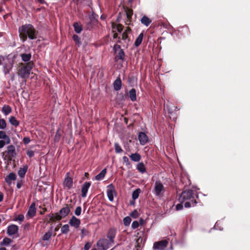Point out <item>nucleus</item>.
Wrapping results in <instances>:
<instances>
[{
    "label": "nucleus",
    "mask_w": 250,
    "mask_h": 250,
    "mask_svg": "<svg viewBox=\"0 0 250 250\" xmlns=\"http://www.w3.org/2000/svg\"><path fill=\"white\" fill-rule=\"evenodd\" d=\"M179 201L184 203L186 208L194 207L200 201L197 192L191 189L183 191L180 196Z\"/></svg>",
    "instance_id": "nucleus-1"
},
{
    "label": "nucleus",
    "mask_w": 250,
    "mask_h": 250,
    "mask_svg": "<svg viewBox=\"0 0 250 250\" xmlns=\"http://www.w3.org/2000/svg\"><path fill=\"white\" fill-rule=\"evenodd\" d=\"M18 31L20 39L23 42L26 41L28 38L32 40L36 39L39 33L34 26L29 23L20 26Z\"/></svg>",
    "instance_id": "nucleus-2"
},
{
    "label": "nucleus",
    "mask_w": 250,
    "mask_h": 250,
    "mask_svg": "<svg viewBox=\"0 0 250 250\" xmlns=\"http://www.w3.org/2000/svg\"><path fill=\"white\" fill-rule=\"evenodd\" d=\"M72 205L70 204H65V207L61 208L59 212L55 213H50L48 214L50 222H54L56 221H60L62 218L67 216L72 208Z\"/></svg>",
    "instance_id": "nucleus-3"
},
{
    "label": "nucleus",
    "mask_w": 250,
    "mask_h": 250,
    "mask_svg": "<svg viewBox=\"0 0 250 250\" xmlns=\"http://www.w3.org/2000/svg\"><path fill=\"white\" fill-rule=\"evenodd\" d=\"M34 65V63L33 62H29L24 63H21L18 70V75L22 79H26L29 77Z\"/></svg>",
    "instance_id": "nucleus-4"
},
{
    "label": "nucleus",
    "mask_w": 250,
    "mask_h": 250,
    "mask_svg": "<svg viewBox=\"0 0 250 250\" xmlns=\"http://www.w3.org/2000/svg\"><path fill=\"white\" fill-rule=\"evenodd\" d=\"M6 154L5 159L6 158L8 161H12L13 158L16 157L17 153L15 146L9 145L7 147V149L3 152V154Z\"/></svg>",
    "instance_id": "nucleus-5"
},
{
    "label": "nucleus",
    "mask_w": 250,
    "mask_h": 250,
    "mask_svg": "<svg viewBox=\"0 0 250 250\" xmlns=\"http://www.w3.org/2000/svg\"><path fill=\"white\" fill-rule=\"evenodd\" d=\"M139 230V232H138L135 236L137 238L136 240V243L137 247H141V245L143 243L144 244L145 241L146 239L147 236L145 232V229H143V230H141V228H140Z\"/></svg>",
    "instance_id": "nucleus-6"
},
{
    "label": "nucleus",
    "mask_w": 250,
    "mask_h": 250,
    "mask_svg": "<svg viewBox=\"0 0 250 250\" xmlns=\"http://www.w3.org/2000/svg\"><path fill=\"white\" fill-rule=\"evenodd\" d=\"M110 240L106 238L100 239L97 242V246L102 250H106L113 244Z\"/></svg>",
    "instance_id": "nucleus-7"
},
{
    "label": "nucleus",
    "mask_w": 250,
    "mask_h": 250,
    "mask_svg": "<svg viewBox=\"0 0 250 250\" xmlns=\"http://www.w3.org/2000/svg\"><path fill=\"white\" fill-rule=\"evenodd\" d=\"M165 188L163 184L160 181H157L155 183L154 188L153 192L155 195L157 196H161L162 193L164 191Z\"/></svg>",
    "instance_id": "nucleus-8"
},
{
    "label": "nucleus",
    "mask_w": 250,
    "mask_h": 250,
    "mask_svg": "<svg viewBox=\"0 0 250 250\" xmlns=\"http://www.w3.org/2000/svg\"><path fill=\"white\" fill-rule=\"evenodd\" d=\"M96 17L97 15L94 12H93V13L89 16V21L86 23L87 28L88 29L90 30L94 25L98 24V21L96 18Z\"/></svg>",
    "instance_id": "nucleus-9"
},
{
    "label": "nucleus",
    "mask_w": 250,
    "mask_h": 250,
    "mask_svg": "<svg viewBox=\"0 0 250 250\" xmlns=\"http://www.w3.org/2000/svg\"><path fill=\"white\" fill-rule=\"evenodd\" d=\"M168 245V242L166 240L156 242L154 243L153 248L155 250H163Z\"/></svg>",
    "instance_id": "nucleus-10"
},
{
    "label": "nucleus",
    "mask_w": 250,
    "mask_h": 250,
    "mask_svg": "<svg viewBox=\"0 0 250 250\" xmlns=\"http://www.w3.org/2000/svg\"><path fill=\"white\" fill-rule=\"evenodd\" d=\"M107 196L110 201H113L114 199V194H116L115 187L112 184L107 186Z\"/></svg>",
    "instance_id": "nucleus-11"
},
{
    "label": "nucleus",
    "mask_w": 250,
    "mask_h": 250,
    "mask_svg": "<svg viewBox=\"0 0 250 250\" xmlns=\"http://www.w3.org/2000/svg\"><path fill=\"white\" fill-rule=\"evenodd\" d=\"M69 225L76 229L79 228L81 224V220L75 216H73L69 221Z\"/></svg>",
    "instance_id": "nucleus-12"
},
{
    "label": "nucleus",
    "mask_w": 250,
    "mask_h": 250,
    "mask_svg": "<svg viewBox=\"0 0 250 250\" xmlns=\"http://www.w3.org/2000/svg\"><path fill=\"white\" fill-rule=\"evenodd\" d=\"M19 228L16 225H11L7 228V233L9 235H12L17 233L18 231Z\"/></svg>",
    "instance_id": "nucleus-13"
},
{
    "label": "nucleus",
    "mask_w": 250,
    "mask_h": 250,
    "mask_svg": "<svg viewBox=\"0 0 250 250\" xmlns=\"http://www.w3.org/2000/svg\"><path fill=\"white\" fill-rule=\"evenodd\" d=\"M138 139L142 145H145L148 142V137L145 133L143 132H140L138 135Z\"/></svg>",
    "instance_id": "nucleus-14"
},
{
    "label": "nucleus",
    "mask_w": 250,
    "mask_h": 250,
    "mask_svg": "<svg viewBox=\"0 0 250 250\" xmlns=\"http://www.w3.org/2000/svg\"><path fill=\"white\" fill-rule=\"evenodd\" d=\"M116 54L115 57V62H118V60H120L122 62H124L125 58V53L123 49H120L118 51L115 52Z\"/></svg>",
    "instance_id": "nucleus-15"
},
{
    "label": "nucleus",
    "mask_w": 250,
    "mask_h": 250,
    "mask_svg": "<svg viewBox=\"0 0 250 250\" xmlns=\"http://www.w3.org/2000/svg\"><path fill=\"white\" fill-rule=\"evenodd\" d=\"M91 182H86L83 185L82 188V197H85L86 196L87 191L91 186Z\"/></svg>",
    "instance_id": "nucleus-16"
},
{
    "label": "nucleus",
    "mask_w": 250,
    "mask_h": 250,
    "mask_svg": "<svg viewBox=\"0 0 250 250\" xmlns=\"http://www.w3.org/2000/svg\"><path fill=\"white\" fill-rule=\"evenodd\" d=\"M116 234V231L115 229L111 228L110 229L107 233V237L108 240L111 241V243L114 242V238Z\"/></svg>",
    "instance_id": "nucleus-17"
},
{
    "label": "nucleus",
    "mask_w": 250,
    "mask_h": 250,
    "mask_svg": "<svg viewBox=\"0 0 250 250\" xmlns=\"http://www.w3.org/2000/svg\"><path fill=\"white\" fill-rule=\"evenodd\" d=\"M122 81L121 79L119 76L117 78L115 81L113 83V87L115 90L119 91L121 89L122 87Z\"/></svg>",
    "instance_id": "nucleus-18"
},
{
    "label": "nucleus",
    "mask_w": 250,
    "mask_h": 250,
    "mask_svg": "<svg viewBox=\"0 0 250 250\" xmlns=\"http://www.w3.org/2000/svg\"><path fill=\"white\" fill-rule=\"evenodd\" d=\"M36 212V208H35V205L34 203H33L30 206L27 211V215L30 216V217H33L35 215Z\"/></svg>",
    "instance_id": "nucleus-19"
},
{
    "label": "nucleus",
    "mask_w": 250,
    "mask_h": 250,
    "mask_svg": "<svg viewBox=\"0 0 250 250\" xmlns=\"http://www.w3.org/2000/svg\"><path fill=\"white\" fill-rule=\"evenodd\" d=\"M125 13L127 17V20L125 22L126 24H130V22H131V20L133 15V10L131 9L127 8V9L125 10Z\"/></svg>",
    "instance_id": "nucleus-20"
},
{
    "label": "nucleus",
    "mask_w": 250,
    "mask_h": 250,
    "mask_svg": "<svg viewBox=\"0 0 250 250\" xmlns=\"http://www.w3.org/2000/svg\"><path fill=\"white\" fill-rule=\"evenodd\" d=\"M128 96L131 101L135 102L136 101V91L135 88H133L129 91Z\"/></svg>",
    "instance_id": "nucleus-21"
},
{
    "label": "nucleus",
    "mask_w": 250,
    "mask_h": 250,
    "mask_svg": "<svg viewBox=\"0 0 250 250\" xmlns=\"http://www.w3.org/2000/svg\"><path fill=\"white\" fill-rule=\"evenodd\" d=\"M64 186L67 187L68 189L71 188L72 187L73 185V179L72 178L69 177H67L65 178L64 183Z\"/></svg>",
    "instance_id": "nucleus-22"
},
{
    "label": "nucleus",
    "mask_w": 250,
    "mask_h": 250,
    "mask_svg": "<svg viewBox=\"0 0 250 250\" xmlns=\"http://www.w3.org/2000/svg\"><path fill=\"white\" fill-rule=\"evenodd\" d=\"M16 177L17 176L16 174L13 172H11L6 177L5 181L7 184H10L11 181H14L16 179Z\"/></svg>",
    "instance_id": "nucleus-23"
},
{
    "label": "nucleus",
    "mask_w": 250,
    "mask_h": 250,
    "mask_svg": "<svg viewBox=\"0 0 250 250\" xmlns=\"http://www.w3.org/2000/svg\"><path fill=\"white\" fill-rule=\"evenodd\" d=\"M141 22L143 24L146 26H148L151 23L152 20L147 16L144 15L141 18Z\"/></svg>",
    "instance_id": "nucleus-24"
},
{
    "label": "nucleus",
    "mask_w": 250,
    "mask_h": 250,
    "mask_svg": "<svg viewBox=\"0 0 250 250\" xmlns=\"http://www.w3.org/2000/svg\"><path fill=\"white\" fill-rule=\"evenodd\" d=\"M136 169L141 173H144L146 172V167L143 162H140L137 165Z\"/></svg>",
    "instance_id": "nucleus-25"
},
{
    "label": "nucleus",
    "mask_w": 250,
    "mask_h": 250,
    "mask_svg": "<svg viewBox=\"0 0 250 250\" xmlns=\"http://www.w3.org/2000/svg\"><path fill=\"white\" fill-rule=\"evenodd\" d=\"M112 28L113 32H115V29H116L119 32L121 33L124 29V26L121 24H116V23H112Z\"/></svg>",
    "instance_id": "nucleus-26"
},
{
    "label": "nucleus",
    "mask_w": 250,
    "mask_h": 250,
    "mask_svg": "<svg viewBox=\"0 0 250 250\" xmlns=\"http://www.w3.org/2000/svg\"><path fill=\"white\" fill-rule=\"evenodd\" d=\"M73 27L76 33L79 34L83 30L82 25L80 22H75L73 23Z\"/></svg>",
    "instance_id": "nucleus-27"
},
{
    "label": "nucleus",
    "mask_w": 250,
    "mask_h": 250,
    "mask_svg": "<svg viewBox=\"0 0 250 250\" xmlns=\"http://www.w3.org/2000/svg\"><path fill=\"white\" fill-rule=\"evenodd\" d=\"M106 172V169L104 168L100 172V173L95 176V179L98 181L103 180L104 178Z\"/></svg>",
    "instance_id": "nucleus-28"
},
{
    "label": "nucleus",
    "mask_w": 250,
    "mask_h": 250,
    "mask_svg": "<svg viewBox=\"0 0 250 250\" xmlns=\"http://www.w3.org/2000/svg\"><path fill=\"white\" fill-rule=\"evenodd\" d=\"M0 139L5 140L6 144H10L11 141L10 138L4 131H0Z\"/></svg>",
    "instance_id": "nucleus-29"
},
{
    "label": "nucleus",
    "mask_w": 250,
    "mask_h": 250,
    "mask_svg": "<svg viewBox=\"0 0 250 250\" xmlns=\"http://www.w3.org/2000/svg\"><path fill=\"white\" fill-rule=\"evenodd\" d=\"M129 157L131 160L134 162H139L141 159V155L138 153H135L131 154Z\"/></svg>",
    "instance_id": "nucleus-30"
},
{
    "label": "nucleus",
    "mask_w": 250,
    "mask_h": 250,
    "mask_svg": "<svg viewBox=\"0 0 250 250\" xmlns=\"http://www.w3.org/2000/svg\"><path fill=\"white\" fill-rule=\"evenodd\" d=\"M20 56L21 57L22 60L23 62H26V63L30 62V60L31 58V55L30 53H23L21 54Z\"/></svg>",
    "instance_id": "nucleus-31"
},
{
    "label": "nucleus",
    "mask_w": 250,
    "mask_h": 250,
    "mask_svg": "<svg viewBox=\"0 0 250 250\" xmlns=\"http://www.w3.org/2000/svg\"><path fill=\"white\" fill-rule=\"evenodd\" d=\"M144 34L143 33H141L139 34L138 37L136 38L135 42L134 45L136 47L139 46L142 43L143 39Z\"/></svg>",
    "instance_id": "nucleus-32"
},
{
    "label": "nucleus",
    "mask_w": 250,
    "mask_h": 250,
    "mask_svg": "<svg viewBox=\"0 0 250 250\" xmlns=\"http://www.w3.org/2000/svg\"><path fill=\"white\" fill-rule=\"evenodd\" d=\"M1 111L5 115H7L11 112L12 108L8 105H4L2 108Z\"/></svg>",
    "instance_id": "nucleus-33"
},
{
    "label": "nucleus",
    "mask_w": 250,
    "mask_h": 250,
    "mask_svg": "<svg viewBox=\"0 0 250 250\" xmlns=\"http://www.w3.org/2000/svg\"><path fill=\"white\" fill-rule=\"evenodd\" d=\"M9 122L12 125L15 127L18 126L20 124L19 121H18L14 116H12L9 118Z\"/></svg>",
    "instance_id": "nucleus-34"
},
{
    "label": "nucleus",
    "mask_w": 250,
    "mask_h": 250,
    "mask_svg": "<svg viewBox=\"0 0 250 250\" xmlns=\"http://www.w3.org/2000/svg\"><path fill=\"white\" fill-rule=\"evenodd\" d=\"M27 170V167L24 166L23 168H20L18 171V174L21 177H24L25 173Z\"/></svg>",
    "instance_id": "nucleus-35"
},
{
    "label": "nucleus",
    "mask_w": 250,
    "mask_h": 250,
    "mask_svg": "<svg viewBox=\"0 0 250 250\" xmlns=\"http://www.w3.org/2000/svg\"><path fill=\"white\" fill-rule=\"evenodd\" d=\"M141 190L140 188H137L136 190L133 191L132 194V199L134 200L137 199L138 198L139 194L141 193Z\"/></svg>",
    "instance_id": "nucleus-36"
},
{
    "label": "nucleus",
    "mask_w": 250,
    "mask_h": 250,
    "mask_svg": "<svg viewBox=\"0 0 250 250\" xmlns=\"http://www.w3.org/2000/svg\"><path fill=\"white\" fill-rule=\"evenodd\" d=\"M72 39L75 42L76 45L78 46H80L81 44L80 38L77 35L74 34L73 35Z\"/></svg>",
    "instance_id": "nucleus-37"
},
{
    "label": "nucleus",
    "mask_w": 250,
    "mask_h": 250,
    "mask_svg": "<svg viewBox=\"0 0 250 250\" xmlns=\"http://www.w3.org/2000/svg\"><path fill=\"white\" fill-rule=\"evenodd\" d=\"M12 240L9 238L5 237L4 238L2 241L0 242L1 246H7L9 244H10L12 242Z\"/></svg>",
    "instance_id": "nucleus-38"
},
{
    "label": "nucleus",
    "mask_w": 250,
    "mask_h": 250,
    "mask_svg": "<svg viewBox=\"0 0 250 250\" xmlns=\"http://www.w3.org/2000/svg\"><path fill=\"white\" fill-rule=\"evenodd\" d=\"M61 232L63 234H66L69 231V227L68 225L65 224L63 225L61 228Z\"/></svg>",
    "instance_id": "nucleus-39"
},
{
    "label": "nucleus",
    "mask_w": 250,
    "mask_h": 250,
    "mask_svg": "<svg viewBox=\"0 0 250 250\" xmlns=\"http://www.w3.org/2000/svg\"><path fill=\"white\" fill-rule=\"evenodd\" d=\"M52 236V232L50 231L46 232L43 236L42 239L44 241L48 240Z\"/></svg>",
    "instance_id": "nucleus-40"
},
{
    "label": "nucleus",
    "mask_w": 250,
    "mask_h": 250,
    "mask_svg": "<svg viewBox=\"0 0 250 250\" xmlns=\"http://www.w3.org/2000/svg\"><path fill=\"white\" fill-rule=\"evenodd\" d=\"M115 146V151L116 153H120L123 151V149L121 147V146L119 145L118 143H115L114 144Z\"/></svg>",
    "instance_id": "nucleus-41"
},
{
    "label": "nucleus",
    "mask_w": 250,
    "mask_h": 250,
    "mask_svg": "<svg viewBox=\"0 0 250 250\" xmlns=\"http://www.w3.org/2000/svg\"><path fill=\"white\" fill-rule=\"evenodd\" d=\"M131 221V219L129 216L125 217V218H124V219L123 220L124 224L125 226H129Z\"/></svg>",
    "instance_id": "nucleus-42"
},
{
    "label": "nucleus",
    "mask_w": 250,
    "mask_h": 250,
    "mask_svg": "<svg viewBox=\"0 0 250 250\" xmlns=\"http://www.w3.org/2000/svg\"><path fill=\"white\" fill-rule=\"evenodd\" d=\"M6 126V123L4 119L0 120V129H4Z\"/></svg>",
    "instance_id": "nucleus-43"
},
{
    "label": "nucleus",
    "mask_w": 250,
    "mask_h": 250,
    "mask_svg": "<svg viewBox=\"0 0 250 250\" xmlns=\"http://www.w3.org/2000/svg\"><path fill=\"white\" fill-rule=\"evenodd\" d=\"M24 219V215L23 214H19L18 216L16 217L13 220L15 221H19L20 222H22Z\"/></svg>",
    "instance_id": "nucleus-44"
},
{
    "label": "nucleus",
    "mask_w": 250,
    "mask_h": 250,
    "mask_svg": "<svg viewBox=\"0 0 250 250\" xmlns=\"http://www.w3.org/2000/svg\"><path fill=\"white\" fill-rule=\"evenodd\" d=\"M82 212V208L80 206L77 207L75 210V214L76 216H80Z\"/></svg>",
    "instance_id": "nucleus-45"
},
{
    "label": "nucleus",
    "mask_w": 250,
    "mask_h": 250,
    "mask_svg": "<svg viewBox=\"0 0 250 250\" xmlns=\"http://www.w3.org/2000/svg\"><path fill=\"white\" fill-rule=\"evenodd\" d=\"M88 233L89 232L86 229L84 228L82 229H81V238H83L84 236H86Z\"/></svg>",
    "instance_id": "nucleus-46"
},
{
    "label": "nucleus",
    "mask_w": 250,
    "mask_h": 250,
    "mask_svg": "<svg viewBox=\"0 0 250 250\" xmlns=\"http://www.w3.org/2000/svg\"><path fill=\"white\" fill-rule=\"evenodd\" d=\"M61 134L60 133V130H58L56 133V135L55 136L54 140L55 141L58 142L61 138Z\"/></svg>",
    "instance_id": "nucleus-47"
},
{
    "label": "nucleus",
    "mask_w": 250,
    "mask_h": 250,
    "mask_svg": "<svg viewBox=\"0 0 250 250\" xmlns=\"http://www.w3.org/2000/svg\"><path fill=\"white\" fill-rule=\"evenodd\" d=\"M139 226V223L137 221H134L131 224V227L133 229H137Z\"/></svg>",
    "instance_id": "nucleus-48"
},
{
    "label": "nucleus",
    "mask_w": 250,
    "mask_h": 250,
    "mask_svg": "<svg viewBox=\"0 0 250 250\" xmlns=\"http://www.w3.org/2000/svg\"><path fill=\"white\" fill-rule=\"evenodd\" d=\"M123 162L125 164L126 166H129L130 165L129 159L126 156H123Z\"/></svg>",
    "instance_id": "nucleus-49"
},
{
    "label": "nucleus",
    "mask_w": 250,
    "mask_h": 250,
    "mask_svg": "<svg viewBox=\"0 0 250 250\" xmlns=\"http://www.w3.org/2000/svg\"><path fill=\"white\" fill-rule=\"evenodd\" d=\"M130 216L134 218L138 217V212L136 210H134L130 214Z\"/></svg>",
    "instance_id": "nucleus-50"
},
{
    "label": "nucleus",
    "mask_w": 250,
    "mask_h": 250,
    "mask_svg": "<svg viewBox=\"0 0 250 250\" xmlns=\"http://www.w3.org/2000/svg\"><path fill=\"white\" fill-rule=\"evenodd\" d=\"M31 140L29 137H24L23 139V143L25 145H27L30 142Z\"/></svg>",
    "instance_id": "nucleus-51"
},
{
    "label": "nucleus",
    "mask_w": 250,
    "mask_h": 250,
    "mask_svg": "<svg viewBox=\"0 0 250 250\" xmlns=\"http://www.w3.org/2000/svg\"><path fill=\"white\" fill-rule=\"evenodd\" d=\"M26 154L30 158L32 157L34 155V152L31 150H28L26 151Z\"/></svg>",
    "instance_id": "nucleus-52"
},
{
    "label": "nucleus",
    "mask_w": 250,
    "mask_h": 250,
    "mask_svg": "<svg viewBox=\"0 0 250 250\" xmlns=\"http://www.w3.org/2000/svg\"><path fill=\"white\" fill-rule=\"evenodd\" d=\"M113 50L115 51V52H116L118 51V50L122 49L121 48V46L119 44H116L113 46Z\"/></svg>",
    "instance_id": "nucleus-53"
},
{
    "label": "nucleus",
    "mask_w": 250,
    "mask_h": 250,
    "mask_svg": "<svg viewBox=\"0 0 250 250\" xmlns=\"http://www.w3.org/2000/svg\"><path fill=\"white\" fill-rule=\"evenodd\" d=\"M183 203H182L181 202V203L180 204H178L176 206V209L177 210H180L181 209H182L183 208Z\"/></svg>",
    "instance_id": "nucleus-54"
},
{
    "label": "nucleus",
    "mask_w": 250,
    "mask_h": 250,
    "mask_svg": "<svg viewBox=\"0 0 250 250\" xmlns=\"http://www.w3.org/2000/svg\"><path fill=\"white\" fill-rule=\"evenodd\" d=\"M91 246V244L89 242H87L85 243L84 246V250H89Z\"/></svg>",
    "instance_id": "nucleus-55"
},
{
    "label": "nucleus",
    "mask_w": 250,
    "mask_h": 250,
    "mask_svg": "<svg viewBox=\"0 0 250 250\" xmlns=\"http://www.w3.org/2000/svg\"><path fill=\"white\" fill-rule=\"evenodd\" d=\"M128 38V34L127 32H124L122 36V40H125Z\"/></svg>",
    "instance_id": "nucleus-56"
},
{
    "label": "nucleus",
    "mask_w": 250,
    "mask_h": 250,
    "mask_svg": "<svg viewBox=\"0 0 250 250\" xmlns=\"http://www.w3.org/2000/svg\"><path fill=\"white\" fill-rule=\"evenodd\" d=\"M6 144L5 140H0V148H2Z\"/></svg>",
    "instance_id": "nucleus-57"
},
{
    "label": "nucleus",
    "mask_w": 250,
    "mask_h": 250,
    "mask_svg": "<svg viewBox=\"0 0 250 250\" xmlns=\"http://www.w3.org/2000/svg\"><path fill=\"white\" fill-rule=\"evenodd\" d=\"M145 222V220L142 219V218H140V220H139V225H143L144 224Z\"/></svg>",
    "instance_id": "nucleus-58"
},
{
    "label": "nucleus",
    "mask_w": 250,
    "mask_h": 250,
    "mask_svg": "<svg viewBox=\"0 0 250 250\" xmlns=\"http://www.w3.org/2000/svg\"><path fill=\"white\" fill-rule=\"evenodd\" d=\"M38 2L41 4H47L46 1L44 0H37Z\"/></svg>",
    "instance_id": "nucleus-59"
},
{
    "label": "nucleus",
    "mask_w": 250,
    "mask_h": 250,
    "mask_svg": "<svg viewBox=\"0 0 250 250\" xmlns=\"http://www.w3.org/2000/svg\"><path fill=\"white\" fill-rule=\"evenodd\" d=\"M21 185H22V184L21 182H18L17 184V188H19V189L21 188Z\"/></svg>",
    "instance_id": "nucleus-60"
},
{
    "label": "nucleus",
    "mask_w": 250,
    "mask_h": 250,
    "mask_svg": "<svg viewBox=\"0 0 250 250\" xmlns=\"http://www.w3.org/2000/svg\"><path fill=\"white\" fill-rule=\"evenodd\" d=\"M131 30L130 28H129V27H127L125 32H127V34H128L129 33H130L131 32Z\"/></svg>",
    "instance_id": "nucleus-61"
},
{
    "label": "nucleus",
    "mask_w": 250,
    "mask_h": 250,
    "mask_svg": "<svg viewBox=\"0 0 250 250\" xmlns=\"http://www.w3.org/2000/svg\"><path fill=\"white\" fill-rule=\"evenodd\" d=\"M106 18V16L105 15H102L101 16V20H104Z\"/></svg>",
    "instance_id": "nucleus-62"
},
{
    "label": "nucleus",
    "mask_w": 250,
    "mask_h": 250,
    "mask_svg": "<svg viewBox=\"0 0 250 250\" xmlns=\"http://www.w3.org/2000/svg\"><path fill=\"white\" fill-rule=\"evenodd\" d=\"M114 39L118 38V35L117 33H114L113 36Z\"/></svg>",
    "instance_id": "nucleus-63"
},
{
    "label": "nucleus",
    "mask_w": 250,
    "mask_h": 250,
    "mask_svg": "<svg viewBox=\"0 0 250 250\" xmlns=\"http://www.w3.org/2000/svg\"><path fill=\"white\" fill-rule=\"evenodd\" d=\"M3 199V195L2 194H0V202L2 201Z\"/></svg>",
    "instance_id": "nucleus-64"
}]
</instances>
